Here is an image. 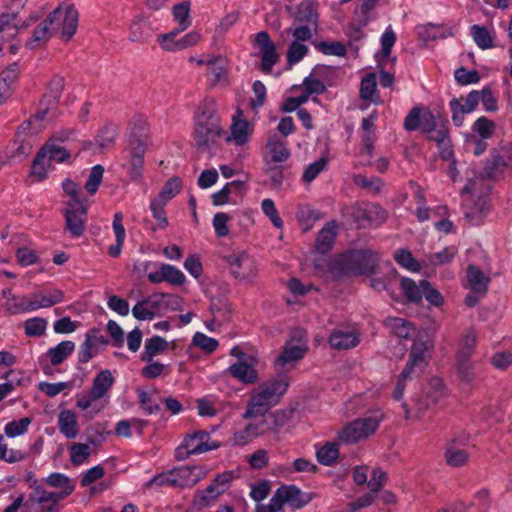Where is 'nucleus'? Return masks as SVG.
I'll return each instance as SVG.
<instances>
[{
    "label": "nucleus",
    "instance_id": "nucleus-1",
    "mask_svg": "<svg viewBox=\"0 0 512 512\" xmlns=\"http://www.w3.org/2000/svg\"><path fill=\"white\" fill-rule=\"evenodd\" d=\"M222 135H226V131L220 124L216 102L212 98H205L195 114L196 146L199 150L211 151Z\"/></svg>",
    "mask_w": 512,
    "mask_h": 512
},
{
    "label": "nucleus",
    "instance_id": "nucleus-2",
    "mask_svg": "<svg viewBox=\"0 0 512 512\" xmlns=\"http://www.w3.org/2000/svg\"><path fill=\"white\" fill-rule=\"evenodd\" d=\"M378 257L370 250H350L328 264V272L335 278L347 275H366L375 273Z\"/></svg>",
    "mask_w": 512,
    "mask_h": 512
},
{
    "label": "nucleus",
    "instance_id": "nucleus-3",
    "mask_svg": "<svg viewBox=\"0 0 512 512\" xmlns=\"http://www.w3.org/2000/svg\"><path fill=\"white\" fill-rule=\"evenodd\" d=\"M480 101H482L487 111L497 110V100L488 87L483 88L481 91L472 90L466 98H453L449 103L453 123L458 127L461 126L464 121V115L473 112Z\"/></svg>",
    "mask_w": 512,
    "mask_h": 512
},
{
    "label": "nucleus",
    "instance_id": "nucleus-4",
    "mask_svg": "<svg viewBox=\"0 0 512 512\" xmlns=\"http://www.w3.org/2000/svg\"><path fill=\"white\" fill-rule=\"evenodd\" d=\"M381 420L382 414L355 419L338 433V440L345 444L362 441L375 433Z\"/></svg>",
    "mask_w": 512,
    "mask_h": 512
},
{
    "label": "nucleus",
    "instance_id": "nucleus-5",
    "mask_svg": "<svg viewBox=\"0 0 512 512\" xmlns=\"http://www.w3.org/2000/svg\"><path fill=\"white\" fill-rule=\"evenodd\" d=\"M232 479L233 472L231 471L217 474L214 480L207 486L206 489L197 492L193 500V506L196 509L208 507L211 502L216 501L217 498L222 493H224Z\"/></svg>",
    "mask_w": 512,
    "mask_h": 512
},
{
    "label": "nucleus",
    "instance_id": "nucleus-6",
    "mask_svg": "<svg viewBox=\"0 0 512 512\" xmlns=\"http://www.w3.org/2000/svg\"><path fill=\"white\" fill-rule=\"evenodd\" d=\"M255 45L259 49L261 58L262 72L271 73L273 66L279 61V54L276 51V45L271 40L270 35L266 31H260L255 35Z\"/></svg>",
    "mask_w": 512,
    "mask_h": 512
},
{
    "label": "nucleus",
    "instance_id": "nucleus-7",
    "mask_svg": "<svg viewBox=\"0 0 512 512\" xmlns=\"http://www.w3.org/2000/svg\"><path fill=\"white\" fill-rule=\"evenodd\" d=\"M55 10H60V13L51 30H61V36L68 42L77 31L79 13L73 5L59 6Z\"/></svg>",
    "mask_w": 512,
    "mask_h": 512
},
{
    "label": "nucleus",
    "instance_id": "nucleus-8",
    "mask_svg": "<svg viewBox=\"0 0 512 512\" xmlns=\"http://www.w3.org/2000/svg\"><path fill=\"white\" fill-rule=\"evenodd\" d=\"M232 275L239 280H248L256 276L257 267L254 258L246 253H233L225 257Z\"/></svg>",
    "mask_w": 512,
    "mask_h": 512
},
{
    "label": "nucleus",
    "instance_id": "nucleus-9",
    "mask_svg": "<svg viewBox=\"0 0 512 512\" xmlns=\"http://www.w3.org/2000/svg\"><path fill=\"white\" fill-rule=\"evenodd\" d=\"M107 344V338L100 333L99 329H90L86 333L85 340L78 350V362L82 364L88 363L94 356L100 353Z\"/></svg>",
    "mask_w": 512,
    "mask_h": 512
},
{
    "label": "nucleus",
    "instance_id": "nucleus-10",
    "mask_svg": "<svg viewBox=\"0 0 512 512\" xmlns=\"http://www.w3.org/2000/svg\"><path fill=\"white\" fill-rule=\"evenodd\" d=\"M17 14L15 13H2L0 14V52L5 43L11 42L9 51L11 54H16L19 50V41L13 42L19 33V27L15 24Z\"/></svg>",
    "mask_w": 512,
    "mask_h": 512
},
{
    "label": "nucleus",
    "instance_id": "nucleus-11",
    "mask_svg": "<svg viewBox=\"0 0 512 512\" xmlns=\"http://www.w3.org/2000/svg\"><path fill=\"white\" fill-rule=\"evenodd\" d=\"M289 387V382L285 376H281L279 378L271 379L266 382H263L258 391L264 400H266L272 407L277 405L281 399V397L287 392Z\"/></svg>",
    "mask_w": 512,
    "mask_h": 512
},
{
    "label": "nucleus",
    "instance_id": "nucleus-12",
    "mask_svg": "<svg viewBox=\"0 0 512 512\" xmlns=\"http://www.w3.org/2000/svg\"><path fill=\"white\" fill-rule=\"evenodd\" d=\"M176 487L187 488L196 485L206 476V471L200 466H182L172 469Z\"/></svg>",
    "mask_w": 512,
    "mask_h": 512
},
{
    "label": "nucleus",
    "instance_id": "nucleus-13",
    "mask_svg": "<svg viewBox=\"0 0 512 512\" xmlns=\"http://www.w3.org/2000/svg\"><path fill=\"white\" fill-rule=\"evenodd\" d=\"M286 10L293 17V25L298 24H316L318 15L315 3L312 0H302L295 7L288 5Z\"/></svg>",
    "mask_w": 512,
    "mask_h": 512
},
{
    "label": "nucleus",
    "instance_id": "nucleus-14",
    "mask_svg": "<svg viewBox=\"0 0 512 512\" xmlns=\"http://www.w3.org/2000/svg\"><path fill=\"white\" fill-rule=\"evenodd\" d=\"M31 312L41 309L50 308L64 299V292L58 288H53L47 293L35 292L29 295Z\"/></svg>",
    "mask_w": 512,
    "mask_h": 512
},
{
    "label": "nucleus",
    "instance_id": "nucleus-15",
    "mask_svg": "<svg viewBox=\"0 0 512 512\" xmlns=\"http://www.w3.org/2000/svg\"><path fill=\"white\" fill-rule=\"evenodd\" d=\"M60 10H53L49 15L34 29L32 39L26 42V47L33 49L34 43L46 42L53 35L55 30H51V27L56 22L57 16Z\"/></svg>",
    "mask_w": 512,
    "mask_h": 512
},
{
    "label": "nucleus",
    "instance_id": "nucleus-16",
    "mask_svg": "<svg viewBox=\"0 0 512 512\" xmlns=\"http://www.w3.org/2000/svg\"><path fill=\"white\" fill-rule=\"evenodd\" d=\"M219 446V443L210 441V434L206 431H197L185 439V447L194 454L211 451Z\"/></svg>",
    "mask_w": 512,
    "mask_h": 512
},
{
    "label": "nucleus",
    "instance_id": "nucleus-17",
    "mask_svg": "<svg viewBox=\"0 0 512 512\" xmlns=\"http://www.w3.org/2000/svg\"><path fill=\"white\" fill-rule=\"evenodd\" d=\"M338 224L332 220L327 222L323 228L319 231L316 241L315 249L320 254H327L335 243L337 235Z\"/></svg>",
    "mask_w": 512,
    "mask_h": 512
},
{
    "label": "nucleus",
    "instance_id": "nucleus-18",
    "mask_svg": "<svg viewBox=\"0 0 512 512\" xmlns=\"http://www.w3.org/2000/svg\"><path fill=\"white\" fill-rule=\"evenodd\" d=\"M267 154L264 157V162L271 163H284L286 162L291 153L287 147V143L277 136L269 138L267 142Z\"/></svg>",
    "mask_w": 512,
    "mask_h": 512
},
{
    "label": "nucleus",
    "instance_id": "nucleus-19",
    "mask_svg": "<svg viewBox=\"0 0 512 512\" xmlns=\"http://www.w3.org/2000/svg\"><path fill=\"white\" fill-rule=\"evenodd\" d=\"M65 219V232H68L72 238H79L84 234L86 220H87V209H80L78 212L64 213Z\"/></svg>",
    "mask_w": 512,
    "mask_h": 512
},
{
    "label": "nucleus",
    "instance_id": "nucleus-20",
    "mask_svg": "<svg viewBox=\"0 0 512 512\" xmlns=\"http://www.w3.org/2000/svg\"><path fill=\"white\" fill-rule=\"evenodd\" d=\"M360 342L355 331L334 329L329 336V343L333 349L347 350L356 347Z\"/></svg>",
    "mask_w": 512,
    "mask_h": 512
},
{
    "label": "nucleus",
    "instance_id": "nucleus-21",
    "mask_svg": "<svg viewBox=\"0 0 512 512\" xmlns=\"http://www.w3.org/2000/svg\"><path fill=\"white\" fill-rule=\"evenodd\" d=\"M307 351L308 347L305 343L296 345L286 344L281 354L275 360L276 368L283 369L286 365L302 359Z\"/></svg>",
    "mask_w": 512,
    "mask_h": 512
},
{
    "label": "nucleus",
    "instance_id": "nucleus-22",
    "mask_svg": "<svg viewBox=\"0 0 512 512\" xmlns=\"http://www.w3.org/2000/svg\"><path fill=\"white\" fill-rule=\"evenodd\" d=\"M250 359L238 361L228 368V373L245 384H252L257 381L258 373L253 367V363L249 362Z\"/></svg>",
    "mask_w": 512,
    "mask_h": 512
},
{
    "label": "nucleus",
    "instance_id": "nucleus-23",
    "mask_svg": "<svg viewBox=\"0 0 512 512\" xmlns=\"http://www.w3.org/2000/svg\"><path fill=\"white\" fill-rule=\"evenodd\" d=\"M466 277L472 292L486 294L491 280L478 266L469 265L466 269Z\"/></svg>",
    "mask_w": 512,
    "mask_h": 512
},
{
    "label": "nucleus",
    "instance_id": "nucleus-24",
    "mask_svg": "<svg viewBox=\"0 0 512 512\" xmlns=\"http://www.w3.org/2000/svg\"><path fill=\"white\" fill-rule=\"evenodd\" d=\"M383 324L392 334L402 339H409L415 332L413 324L400 317H387Z\"/></svg>",
    "mask_w": 512,
    "mask_h": 512
},
{
    "label": "nucleus",
    "instance_id": "nucleus-25",
    "mask_svg": "<svg viewBox=\"0 0 512 512\" xmlns=\"http://www.w3.org/2000/svg\"><path fill=\"white\" fill-rule=\"evenodd\" d=\"M146 152L145 143L139 140L138 144L130 149V175L132 180L137 181L142 177L144 166V155Z\"/></svg>",
    "mask_w": 512,
    "mask_h": 512
},
{
    "label": "nucleus",
    "instance_id": "nucleus-26",
    "mask_svg": "<svg viewBox=\"0 0 512 512\" xmlns=\"http://www.w3.org/2000/svg\"><path fill=\"white\" fill-rule=\"evenodd\" d=\"M33 494L44 512H57L56 505L63 498V494L46 491L39 485L33 486Z\"/></svg>",
    "mask_w": 512,
    "mask_h": 512
},
{
    "label": "nucleus",
    "instance_id": "nucleus-27",
    "mask_svg": "<svg viewBox=\"0 0 512 512\" xmlns=\"http://www.w3.org/2000/svg\"><path fill=\"white\" fill-rule=\"evenodd\" d=\"M67 137L68 135L65 137L54 136L49 139L40 149L45 150V158L48 164H51V161L64 162L70 157L69 151L55 143L57 140L63 141Z\"/></svg>",
    "mask_w": 512,
    "mask_h": 512
},
{
    "label": "nucleus",
    "instance_id": "nucleus-28",
    "mask_svg": "<svg viewBox=\"0 0 512 512\" xmlns=\"http://www.w3.org/2000/svg\"><path fill=\"white\" fill-rule=\"evenodd\" d=\"M114 377L110 370L105 369L99 372L93 379L92 387L90 389L93 398H102L112 388L114 384Z\"/></svg>",
    "mask_w": 512,
    "mask_h": 512
},
{
    "label": "nucleus",
    "instance_id": "nucleus-29",
    "mask_svg": "<svg viewBox=\"0 0 512 512\" xmlns=\"http://www.w3.org/2000/svg\"><path fill=\"white\" fill-rule=\"evenodd\" d=\"M272 408L259 392L253 394L247 404V409L243 413L244 419L257 418L258 416H265L268 411Z\"/></svg>",
    "mask_w": 512,
    "mask_h": 512
},
{
    "label": "nucleus",
    "instance_id": "nucleus-30",
    "mask_svg": "<svg viewBox=\"0 0 512 512\" xmlns=\"http://www.w3.org/2000/svg\"><path fill=\"white\" fill-rule=\"evenodd\" d=\"M58 426L60 432L68 439L75 438L79 431L76 415L71 410H63L59 413Z\"/></svg>",
    "mask_w": 512,
    "mask_h": 512
},
{
    "label": "nucleus",
    "instance_id": "nucleus-31",
    "mask_svg": "<svg viewBox=\"0 0 512 512\" xmlns=\"http://www.w3.org/2000/svg\"><path fill=\"white\" fill-rule=\"evenodd\" d=\"M264 172L269 177L273 188H280L289 177L288 167L282 163L264 162Z\"/></svg>",
    "mask_w": 512,
    "mask_h": 512
},
{
    "label": "nucleus",
    "instance_id": "nucleus-32",
    "mask_svg": "<svg viewBox=\"0 0 512 512\" xmlns=\"http://www.w3.org/2000/svg\"><path fill=\"white\" fill-rule=\"evenodd\" d=\"M152 37L151 27L139 16H136L131 23L129 39L136 43H146Z\"/></svg>",
    "mask_w": 512,
    "mask_h": 512
},
{
    "label": "nucleus",
    "instance_id": "nucleus-33",
    "mask_svg": "<svg viewBox=\"0 0 512 512\" xmlns=\"http://www.w3.org/2000/svg\"><path fill=\"white\" fill-rule=\"evenodd\" d=\"M477 336L472 328L466 329L456 353V359H471L476 347Z\"/></svg>",
    "mask_w": 512,
    "mask_h": 512
},
{
    "label": "nucleus",
    "instance_id": "nucleus-34",
    "mask_svg": "<svg viewBox=\"0 0 512 512\" xmlns=\"http://www.w3.org/2000/svg\"><path fill=\"white\" fill-rule=\"evenodd\" d=\"M75 344L70 340H65L57 344L55 347L50 348L47 355L53 366L63 363L74 351Z\"/></svg>",
    "mask_w": 512,
    "mask_h": 512
},
{
    "label": "nucleus",
    "instance_id": "nucleus-35",
    "mask_svg": "<svg viewBox=\"0 0 512 512\" xmlns=\"http://www.w3.org/2000/svg\"><path fill=\"white\" fill-rule=\"evenodd\" d=\"M423 335L419 334L413 341V344L410 349L409 358L413 361L420 364V366H427L428 365V358L427 355L428 351V341L425 339Z\"/></svg>",
    "mask_w": 512,
    "mask_h": 512
},
{
    "label": "nucleus",
    "instance_id": "nucleus-36",
    "mask_svg": "<svg viewBox=\"0 0 512 512\" xmlns=\"http://www.w3.org/2000/svg\"><path fill=\"white\" fill-rule=\"evenodd\" d=\"M282 501L293 508H301L308 503L302 491L294 485L280 487Z\"/></svg>",
    "mask_w": 512,
    "mask_h": 512
},
{
    "label": "nucleus",
    "instance_id": "nucleus-37",
    "mask_svg": "<svg viewBox=\"0 0 512 512\" xmlns=\"http://www.w3.org/2000/svg\"><path fill=\"white\" fill-rule=\"evenodd\" d=\"M167 348L168 342L164 338L157 335L153 336L146 340L141 360L150 362L154 356L164 352Z\"/></svg>",
    "mask_w": 512,
    "mask_h": 512
},
{
    "label": "nucleus",
    "instance_id": "nucleus-38",
    "mask_svg": "<svg viewBox=\"0 0 512 512\" xmlns=\"http://www.w3.org/2000/svg\"><path fill=\"white\" fill-rule=\"evenodd\" d=\"M401 289L410 303L418 304L423 298L421 281L417 284L413 279L403 277L400 281Z\"/></svg>",
    "mask_w": 512,
    "mask_h": 512
},
{
    "label": "nucleus",
    "instance_id": "nucleus-39",
    "mask_svg": "<svg viewBox=\"0 0 512 512\" xmlns=\"http://www.w3.org/2000/svg\"><path fill=\"white\" fill-rule=\"evenodd\" d=\"M64 89V79L54 76L49 82L46 93L42 97V105L45 103L56 106Z\"/></svg>",
    "mask_w": 512,
    "mask_h": 512
},
{
    "label": "nucleus",
    "instance_id": "nucleus-40",
    "mask_svg": "<svg viewBox=\"0 0 512 512\" xmlns=\"http://www.w3.org/2000/svg\"><path fill=\"white\" fill-rule=\"evenodd\" d=\"M118 136V128L112 123L106 124L101 128L95 138L97 145L101 150L108 149L114 145Z\"/></svg>",
    "mask_w": 512,
    "mask_h": 512
},
{
    "label": "nucleus",
    "instance_id": "nucleus-41",
    "mask_svg": "<svg viewBox=\"0 0 512 512\" xmlns=\"http://www.w3.org/2000/svg\"><path fill=\"white\" fill-rule=\"evenodd\" d=\"M182 186L183 182L181 178L178 176H173L165 182L160 193L155 198L165 203H168L180 192Z\"/></svg>",
    "mask_w": 512,
    "mask_h": 512
},
{
    "label": "nucleus",
    "instance_id": "nucleus-42",
    "mask_svg": "<svg viewBox=\"0 0 512 512\" xmlns=\"http://www.w3.org/2000/svg\"><path fill=\"white\" fill-rule=\"evenodd\" d=\"M338 456L339 448L336 442H327L316 452L318 462L325 466L333 465Z\"/></svg>",
    "mask_w": 512,
    "mask_h": 512
},
{
    "label": "nucleus",
    "instance_id": "nucleus-43",
    "mask_svg": "<svg viewBox=\"0 0 512 512\" xmlns=\"http://www.w3.org/2000/svg\"><path fill=\"white\" fill-rule=\"evenodd\" d=\"M3 308L7 313L11 315L31 312L30 297L29 295H23L21 297L11 295V301L6 302L3 305Z\"/></svg>",
    "mask_w": 512,
    "mask_h": 512
},
{
    "label": "nucleus",
    "instance_id": "nucleus-44",
    "mask_svg": "<svg viewBox=\"0 0 512 512\" xmlns=\"http://www.w3.org/2000/svg\"><path fill=\"white\" fill-rule=\"evenodd\" d=\"M455 368L460 381L467 384L474 382L476 373L474 363L471 359H456Z\"/></svg>",
    "mask_w": 512,
    "mask_h": 512
},
{
    "label": "nucleus",
    "instance_id": "nucleus-45",
    "mask_svg": "<svg viewBox=\"0 0 512 512\" xmlns=\"http://www.w3.org/2000/svg\"><path fill=\"white\" fill-rule=\"evenodd\" d=\"M248 122L243 119L233 118L231 135L226 136V141L233 140L237 145H243L247 141Z\"/></svg>",
    "mask_w": 512,
    "mask_h": 512
},
{
    "label": "nucleus",
    "instance_id": "nucleus-46",
    "mask_svg": "<svg viewBox=\"0 0 512 512\" xmlns=\"http://www.w3.org/2000/svg\"><path fill=\"white\" fill-rule=\"evenodd\" d=\"M155 307L156 303H151L149 298H144L134 305L132 308V314L139 321L153 320L156 313L152 308Z\"/></svg>",
    "mask_w": 512,
    "mask_h": 512
},
{
    "label": "nucleus",
    "instance_id": "nucleus-47",
    "mask_svg": "<svg viewBox=\"0 0 512 512\" xmlns=\"http://www.w3.org/2000/svg\"><path fill=\"white\" fill-rule=\"evenodd\" d=\"M445 459L448 465L452 467H461L468 462L469 453L466 450L457 448L451 444L446 448Z\"/></svg>",
    "mask_w": 512,
    "mask_h": 512
},
{
    "label": "nucleus",
    "instance_id": "nucleus-48",
    "mask_svg": "<svg viewBox=\"0 0 512 512\" xmlns=\"http://www.w3.org/2000/svg\"><path fill=\"white\" fill-rule=\"evenodd\" d=\"M395 261L402 267L412 272H418L421 269L420 264L412 256V253L408 249H398L394 253Z\"/></svg>",
    "mask_w": 512,
    "mask_h": 512
},
{
    "label": "nucleus",
    "instance_id": "nucleus-49",
    "mask_svg": "<svg viewBox=\"0 0 512 512\" xmlns=\"http://www.w3.org/2000/svg\"><path fill=\"white\" fill-rule=\"evenodd\" d=\"M470 31L479 48L486 50L493 46V39L486 27L475 24L471 27Z\"/></svg>",
    "mask_w": 512,
    "mask_h": 512
},
{
    "label": "nucleus",
    "instance_id": "nucleus-50",
    "mask_svg": "<svg viewBox=\"0 0 512 512\" xmlns=\"http://www.w3.org/2000/svg\"><path fill=\"white\" fill-rule=\"evenodd\" d=\"M160 270H162V277L164 278V281L172 285L180 286L186 280L182 271L173 265L161 264Z\"/></svg>",
    "mask_w": 512,
    "mask_h": 512
},
{
    "label": "nucleus",
    "instance_id": "nucleus-51",
    "mask_svg": "<svg viewBox=\"0 0 512 512\" xmlns=\"http://www.w3.org/2000/svg\"><path fill=\"white\" fill-rule=\"evenodd\" d=\"M189 13L190 3L187 1L181 2L173 7V16L178 22L180 30H186L191 25Z\"/></svg>",
    "mask_w": 512,
    "mask_h": 512
},
{
    "label": "nucleus",
    "instance_id": "nucleus-52",
    "mask_svg": "<svg viewBox=\"0 0 512 512\" xmlns=\"http://www.w3.org/2000/svg\"><path fill=\"white\" fill-rule=\"evenodd\" d=\"M103 174L104 167L102 165L97 164L92 167L88 179L85 183V189L89 194L94 195L97 192L102 182Z\"/></svg>",
    "mask_w": 512,
    "mask_h": 512
},
{
    "label": "nucleus",
    "instance_id": "nucleus-53",
    "mask_svg": "<svg viewBox=\"0 0 512 512\" xmlns=\"http://www.w3.org/2000/svg\"><path fill=\"white\" fill-rule=\"evenodd\" d=\"M166 204L167 203L156 198L152 199L150 203V210L152 212L153 218L157 221V225L160 229H165L169 225L168 218L164 209Z\"/></svg>",
    "mask_w": 512,
    "mask_h": 512
},
{
    "label": "nucleus",
    "instance_id": "nucleus-54",
    "mask_svg": "<svg viewBox=\"0 0 512 512\" xmlns=\"http://www.w3.org/2000/svg\"><path fill=\"white\" fill-rule=\"evenodd\" d=\"M308 53V47L297 41H292L289 45L286 59L289 66H293L298 63Z\"/></svg>",
    "mask_w": 512,
    "mask_h": 512
},
{
    "label": "nucleus",
    "instance_id": "nucleus-55",
    "mask_svg": "<svg viewBox=\"0 0 512 512\" xmlns=\"http://www.w3.org/2000/svg\"><path fill=\"white\" fill-rule=\"evenodd\" d=\"M376 75L374 73L366 74L360 84V97L363 100H372L376 93Z\"/></svg>",
    "mask_w": 512,
    "mask_h": 512
},
{
    "label": "nucleus",
    "instance_id": "nucleus-56",
    "mask_svg": "<svg viewBox=\"0 0 512 512\" xmlns=\"http://www.w3.org/2000/svg\"><path fill=\"white\" fill-rule=\"evenodd\" d=\"M47 321L44 318L34 317L25 321V334L29 337L42 336L46 330Z\"/></svg>",
    "mask_w": 512,
    "mask_h": 512
},
{
    "label": "nucleus",
    "instance_id": "nucleus-57",
    "mask_svg": "<svg viewBox=\"0 0 512 512\" xmlns=\"http://www.w3.org/2000/svg\"><path fill=\"white\" fill-rule=\"evenodd\" d=\"M49 486L63 488V497L72 493L74 486L70 484L69 478L62 473H52L46 478Z\"/></svg>",
    "mask_w": 512,
    "mask_h": 512
},
{
    "label": "nucleus",
    "instance_id": "nucleus-58",
    "mask_svg": "<svg viewBox=\"0 0 512 512\" xmlns=\"http://www.w3.org/2000/svg\"><path fill=\"white\" fill-rule=\"evenodd\" d=\"M494 130L495 123L485 116L478 118L472 126V131L477 133L483 139L490 138L493 135Z\"/></svg>",
    "mask_w": 512,
    "mask_h": 512
},
{
    "label": "nucleus",
    "instance_id": "nucleus-59",
    "mask_svg": "<svg viewBox=\"0 0 512 512\" xmlns=\"http://www.w3.org/2000/svg\"><path fill=\"white\" fill-rule=\"evenodd\" d=\"M90 447L84 443H74L70 448V460L74 465H81L90 456Z\"/></svg>",
    "mask_w": 512,
    "mask_h": 512
},
{
    "label": "nucleus",
    "instance_id": "nucleus-60",
    "mask_svg": "<svg viewBox=\"0 0 512 512\" xmlns=\"http://www.w3.org/2000/svg\"><path fill=\"white\" fill-rule=\"evenodd\" d=\"M506 166L507 163L504 156H502L499 152L494 151L486 160L484 172L488 176L496 175L501 168Z\"/></svg>",
    "mask_w": 512,
    "mask_h": 512
},
{
    "label": "nucleus",
    "instance_id": "nucleus-61",
    "mask_svg": "<svg viewBox=\"0 0 512 512\" xmlns=\"http://www.w3.org/2000/svg\"><path fill=\"white\" fill-rule=\"evenodd\" d=\"M316 48L325 55H335L343 57L346 55V46L339 41H321L316 45Z\"/></svg>",
    "mask_w": 512,
    "mask_h": 512
},
{
    "label": "nucleus",
    "instance_id": "nucleus-62",
    "mask_svg": "<svg viewBox=\"0 0 512 512\" xmlns=\"http://www.w3.org/2000/svg\"><path fill=\"white\" fill-rule=\"evenodd\" d=\"M50 165L45 158V150H39L33 160L31 174L37 176L39 180H43L47 175V167Z\"/></svg>",
    "mask_w": 512,
    "mask_h": 512
},
{
    "label": "nucleus",
    "instance_id": "nucleus-63",
    "mask_svg": "<svg viewBox=\"0 0 512 512\" xmlns=\"http://www.w3.org/2000/svg\"><path fill=\"white\" fill-rule=\"evenodd\" d=\"M253 419L254 420L247 424V426L255 437L264 435L265 433L273 430V423L269 421L267 415L258 416L257 418Z\"/></svg>",
    "mask_w": 512,
    "mask_h": 512
},
{
    "label": "nucleus",
    "instance_id": "nucleus-64",
    "mask_svg": "<svg viewBox=\"0 0 512 512\" xmlns=\"http://www.w3.org/2000/svg\"><path fill=\"white\" fill-rule=\"evenodd\" d=\"M192 344L201 348L206 353L214 352L218 347V341L214 338L208 337L204 333L196 332L192 338Z\"/></svg>",
    "mask_w": 512,
    "mask_h": 512
}]
</instances>
